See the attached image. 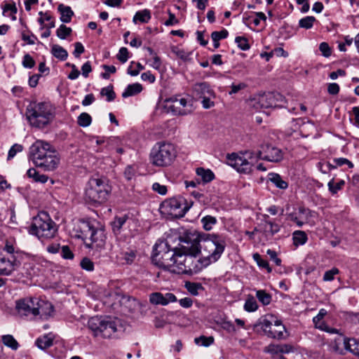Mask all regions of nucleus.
<instances>
[{
	"instance_id": "obj_1",
	"label": "nucleus",
	"mask_w": 359,
	"mask_h": 359,
	"mask_svg": "<svg viewBox=\"0 0 359 359\" xmlns=\"http://www.w3.org/2000/svg\"><path fill=\"white\" fill-rule=\"evenodd\" d=\"M283 158L281 149L269 144H262L257 152L245 151L240 154L233 153L227 156L228 164L238 172L250 174L253 170L254 163L259 159L270 162H279Z\"/></svg>"
},
{
	"instance_id": "obj_2",
	"label": "nucleus",
	"mask_w": 359,
	"mask_h": 359,
	"mask_svg": "<svg viewBox=\"0 0 359 359\" xmlns=\"http://www.w3.org/2000/svg\"><path fill=\"white\" fill-rule=\"evenodd\" d=\"M195 242L198 243L203 257L201 264L205 266L217 261L225 248L224 238L215 234L196 235L193 239V243Z\"/></svg>"
},
{
	"instance_id": "obj_3",
	"label": "nucleus",
	"mask_w": 359,
	"mask_h": 359,
	"mask_svg": "<svg viewBox=\"0 0 359 359\" xmlns=\"http://www.w3.org/2000/svg\"><path fill=\"white\" fill-rule=\"evenodd\" d=\"M55 107L48 102H33L27 108V119L32 127L43 128L55 118Z\"/></svg>"
},
{
	"instance_id": "obj_4",
	"label": "nucleus",
	"mask_w": 359,
	"mask_h": 359,
	"mask_svg": "<svg viewBox=\"0 0 359 359\" xmlns=\"http://www.w3.org/2000/svg\"><path fill=\"white\" fill-rule=\"evenodd\" d=\"M111 192V187L106 177H91L86 188L85 197L88 203L101 205L109 199Z\"/></svg>"
},
{
	"instance_id": "obj_5",
	"label": "nucleus",
	"mask_w": 359,
	"mask_h": 359,
	"mask_svg": "<svg viewBox=\"0 0 359 359\" xmlns=\"http://www.w3.org/2000/svg\"><path fill=\"white\" fill-rule=\"evenodd\" d=\"M57 231L55 223L46 212H41L33 218L29 232L39 239L46 240L55 237Z\"/></svg>"
},
{
	"instance_id": "obj_6",
	"label": "nucleus",
	"mask_w": 359,
	"mask_h": 359,
	"mask_svg": "<svg viewBox=\"0 0 359 359\" xmlns=\"http://www.w3.org/2000/svg\"><path fill=\"white\" fill-rule=\"evenodd\" d=\"M177 156L175 146L166 142H157L150 153L151 163L158 167L170 165Z\"/></svg>"
},
{
	"instance_id": "obj_7",
	"label": "nucleus",
	"mask_w": 359,
	"mask_h": 359,
	"mask_svg": "<svg viewBox=\"0 0 359 359\" xmlns=\"http://www.w3.org/2000/svg\"><path fill=\"white\" fill-rule=\"evenodd\" d=\"M88 328L95 337L110 338L117 332V321L109 317L94 316L88 321Z\"/></svg>"
},
{
	"instance_id": "obj_8",
	"label": "nucleus",
	"mask_w": 359,
	"mask_h": 359,
	"mask_svg": "<svg viewBox=\"0 0 359 359\" xmlns=\"http://www.w3.org/2000/svg\"><path fill=\"white\" fill-rule=\"evenodd\" d=\"M259 326H260L261 329L269 337L274 339L283 338L285 327L281 321L276 319L273 316H268L261 319L259 322Z\"/></svg>"
},
{
	"instance_id": "obj_9",
	"label": "nucleus",
	"mask_w": 359,
	"mask_h": 359,
	"mask_svg": "<svg viewBox=\"0 0 359 359\" xmlns=\"http://www.w3.org/2000/svg\"><path fill=\"white\" fill-rule=\"evenodd\" d=\"M164 109L167 113L181 116L191 114L193 111L191 101L177 97L166 99L164 102Z\"/></svg>"
},
{
	"instance_id": "obj_10",
	"label": "nucleus",
	"mask_w": 359,
	"mask_h": 359,
	"mask_svg": "<svg viewBox=\"0 0 359 359\" xmlns=\"http://www.w3.org/2000/svg\"><path fill=\"white\" fill-rule=\"evenodd\" d=\"M161 209L164 214L172 217H182L187 210V207L183 203V200L176 198L165 200L162 203Z\"/></svg>"
},
{
	"instance_id": "obj_11",
	"label": "nucleus",
	"mask_w": 359,
	"mask_h": 359,
	"mask_svg": "<svg viewBox=\"0 0 359 359\" xmlns=\"http://www.w3.org/2000/svg\"><path fill=\"white\" fill-rule=\"evenodd\" d=\"M188 245L185 247L186 255V262L184 264V273L191 272L192 271H196L198 269V262L202 260L196 259V257L200 254L199 245L197 242L192 243L190 245L187 242Z\"/></svg>"
},
{
	"instance_id": "obj_12",
	"label": "nucleus",
	"mask_w": 359,
	"mask_h": 359,
	"mask_svg": "<svg viewBox=\"0 0 359 359\" xmlns=\"http://www.w3.org/2000/svg\"><path fill=\"white\" fill-rule=\"evenodd\" d=\"M53 149V147L49 143L43 140H36L29 147V158L36 165Z\"/></svg>"
},
{
	"instance_id": "obj_13",
	"label": "nucleus",
	"mask_w": 359,
	"mask_h": 359,
	"mask_svg": "<svg viewBox=\"0 0 359 359\" xmlns=\"http://www.w3.org/2000/svg\"><path fill=\"white\" fill-rule=\"evenodd\" d=\"M316 212L304 207L299 208L297 212L290 213L289 217L290 219L295 222L299 227L307 224L313 226L316 224L313 217H316Z\"/></svg>"
},
{
	"instance_id": "obj_14",
	"label": "nucleus",
	"mask_w": 359,
	"mask_h": 359,
	"mask_svg": "<svg viewBox=\"0 0 359 359\" xmlns=\"http://www.w3.org/2000/svg\"><path fill=\"white\" fill-rule=\"evenodd\" d=\"M20 266L16 255H0V276H10Z\"/></svg>"
},
{
	"instance_id": "obj_15",
	"label": "nucleus",
	"mask_w": 359,
	"mask_h": 359,
	"mask_svg": "<svg viewBox=\"0 0 359 359\" xmlns=\"http://www.w3.org/2000/svg\"><path fill=\"white\" fill-rule=\"evenodd\" d=\"M105 240L104 229L101 226L95 227L88 241H86L85 245L88 248L100 250L104 246Z\"/></svg>"
},
{
	"instance_id": "obj_16",
	"label": "nucleus",
	"mask_w": 359,
	"mask_h": 359,
	"mask_svg": "<svg viewBox=\"0 0 359 359\" xmlns=\"http://www.w3.org/2000/svg\"><path fill=\"white\" fill-rule=\"evenodd\" d=\"M36 298H24L16 301L15 310L21 316L34 317Z\"/></svg>"
},
{
	"instance_id": "obj_17",
	"label": "nucleus",
	"mask_w": 359,
	"mask_h": 359,
	"mask_svg": "<svg viewBox=\"0 0 359 359\" xmlns=\"http://www.w3.org/2000/svg\"><path fill=\"white\" fill-rule=\"evenodd\" d=\"M95 228V226L91 222L85 220H79L75 224L73 229L74 236L82 239L84 243H86V241H88Z\"/></svg>"
},
{
	"instance_id": "obj_18",
	"label": "nucleus",
	"mask_w": 359,
	"mask_h": 359,
	"mask_svg": "<svg viewBox=\"0 0 359 359\" xmlns=\"http://www.w3.org/2000/svg\"><path fill=\"white\" fill-rule=\"evenodd\" d=\"M177 249H171L167 251V253L163 254L161 256L152 255L153 262L165 270L171 272V268L174 266L175 255H176Z\"/></svg>"
},
{
	"instance_id": "obj_19",
	"label": "nucleus",
	"mask_w": 359,
	"mask_h": 359,
	"mask_svg": "<svg viewBox=\"0 0 359 359\" xmlns=\"http://www.w3.org/2000/svg\"><path fill=\"white\" fill-rule=\"evenodd\" d=\"M60 163V158L54 148L36 166L43 168L46 171L55 170Z\"/></svg>"
},
{
	"instance_id": "obj_20",
	"label": "nucleus",
	"mask_w": 359,
	"mask_h": 359,
	"mask_svg": "<svg viewBox=\"0 0 359 359\" xmlns=\"http://www.w3.org/2000/svg\"><path fill=\"white\" fill-rule=\"evenodd\" d=\"M177 301L176 296L171 292L163 294L156 292L149 294V302L154 305L166 306L170 303Z\"/></svg>"
},
{
	"instance_id": "obj_21",
	"label": "nucleus",
	"mask_w": 359,
	"mask_h": 359,
	"mask_svg": "<svg viewBox=\"0 0 359 359\" xmlns=\"http://www.w3.org/2000/svg\"><path fill=\"white\" fill-rule=\"evenodd\" d=\"M53 306L49 302L36 299L34 317L39 316L41 319H47L52 316Z\"/></svg>"
},
{
	"instance_id": "obj_22",
	"label": "nucleus",
	"mask_w": 359,
	"mask_h": 359,
	"mask_svg": "<svg viewBox=\"0 0 359 359\" xmlns=\"http://www.w3.org/2000/svg\"><path fill=\"white\" fill-rule=\"evenodd\" d=\"M273 93H265L254 98L251 101V104L256 110L273 107V106H276V104L273 102Z\"/></svg>"
},
{
	"instance_id": "obj_23",
	"label": "nucleus",
	"mask_w": 359,
	"mask_h": 359,
	"mask_svg": "<svg viewBox=\"0 0 359 359\" xmlns=\"http://www.w3.org/2000/svg\"><path fill=\"white\" fill-rule=\"evenodd\" d=\"M185 247L183 246L182 248L176 250V255L174 259V266L171 268V272L175 273H184V264L186 262V255Z\"/></svg>"
},
{
	"instance_id": "obj_24",
	"label": "nucleus",
	"mask_w": 359,
	"mask_h": 359,
	"mask_svg": "<svg viewBox=\"0 0 359 359\" xmlns=\"http://www.w3.org/2000/svg\"><path fill=\"white\" fill-rule=\"evenodd\" d=\"M194 91L196 96L202 98L206 96H215V92L206 82L197 83L194 86Z\"/></svg>"
},
{
	"instance_id": "obj_25",
	"label": "nucleus",
	"mask_w": 359,
	"mask_h": 359,
	"mask_svg": "<svg viewBox=\"0 0 359 359\" xmlns=\"http://www.w3.org/2000/svg\"><path fill=\"white\" fill-rule=\"evenodd\" d=\"M133 222V219L126 215L116 217L112 224L113 231L116 233H119L125 226L127 225L129 227Z\"/></svg>"
},
{
	"instance_id": "obj_26",
	"label": "nucleus",
	"mask_w": 359,
	"mask_h": 359,
	"mask_svg": "<svg viewBox=\"0 0 359 359\" xmlns=\"http://www.w3.org/2000/svg\"><path fill=\"white\" fill-rule=\"evenodd\" d=\"M343 344L346 350L359 356V340L355 338L344 337Z\"/></svg>"
},
{
	"instance_id": "obj_27",
	"label": "nucleus",
	"mask_w": 359,
	"mask_h": 359,
	"mask_svg": "<svg viewBox=\"0 0 359 359\" xmlns=\"http://www.w3.org/2000/svg\"><path fill=\"white\" fill-rule=\"evenodd\" d=\"M53 340L54 335L52 333H48L37 338L35 344L39 348L45 350L53 345Z\"/></svg>"
},
{
	"instance_id": "obj_28",
	"label": "nucleus",
	"mask_w": 359,
	"mask_h": 359,
	"mask_svg": "<svg viewBox=\"0 0 359 359\" xmlns=\"http://www.w3.org/2000/svg\"><path fill=\"white\" fill-rule=\"evenodd\" d=\"M120 304L123 307L124 311L129 312H133L139 306V303L135 299L126 296L121 297Z\"/></svg>"
},
{
	"instance_id": "obj_29",
	"label": "nucleus",
	"mask_w": 359,
	"mask_h": 359,
	"mask_svg": "<svg viewBox=\"0 0 359 359\" xmlns=\"http://www.w3.org/2000/svg\"><path fill=\"white\" fill-rule=\"evenodd\" d=\"M269 180L278 189H286L288 187V183L279 174L269 173Z\"/></svg>"
},
{
	"instance_id": "obj_30",
	"label": "nucleus",
	"mask_w": 359,
	"mask_h": 359,
	"mask_svg": "<svg viewBox=\"0 0 359 359\" xmlns=\"http://www.w3.org/2000/svg\"><path fill=\"white\" fill-rule=\"evenodd\" d=\"M151 18V12L148 9H144L135 13L133 18V22L137 24V22L141 23H147Z\"/></svg>"
},
{
	"instance_id": "obj_31",
	"label": "nucleus",
	"mask_w": 359,
	"mask_h": 359,
	"mask_svg": "<svg viewBox=\"0 0 359 359\" xmlns=\"http://www.w3.org/2000/svg\"><path fill=\"white\" fill-rule=\"evenodd\" d=\"M142 86L139 83L128 85L122 93V97L126 98L140 93L142 90Z\"/></svg>"
},
{
	"instance_id": "obj_32",
	"label": "nucleus",
	"mask_w": 359,
	"mask_h": 359,
	"mask_svg": "<svg viewBox=\"0 0 359 359\" xmlns=\"http://www.w3.org/2000/svg\"><path fill=\"white\" fill-rule=\"evenodd\" d=\"M27 175L28 177L33 179V180L36 182L46 183L48 180V177L43 174H40L35 168H29Z\"/></svg>"
},
{
	"instance_id": "obj_33",
	"label": "nucleus",
	"mask_w": 359,
	"mask_h": 359,
	"mask_svg": "<svg viewBox=\"0 0 359 359\" xmlns=\"http://www.w3.org/2000/svg\"><path fill=\"white\" fill-rule=\"evenodd\" d=\"M58 10L60 12V20L62 22L68 23L71 21L72 17L74 15L73 11L69 6H65L62 4L59 5Z\"/></svg>"
},
{
	"instance_id": "obj_34",
	"label": "nucleus",
	"mask_w": 359,
	"mask_h": 359,
	"mask_svg": "<svg viewBox=\"0 0 359 359\" xmlns=\"http://www.w3.org/2000/svg\"><path fill=\"white\" fill-rule=\"evenodd\" d=\"M196 172L204 183L210 182L215 178L214 173L209 169L198 168Z\"/></svg>"
},
{
	"instance_id": "obj_35",
	"label": "nucleus",
	"mask_w": 359,
	"mask_h": 359,
	"mask_svg": "<svg viewBox=\"0 0 359 359\" xmlns=\"http://www.w3.org/2000/svg\"><path fill=\"white\" fill-rule=\"evenodd\" d=\"M170 246L165 241H158L154 246L153 255L161 256L163 254L167 253V251L170 250Z\"/></svg>"
},
{
	"instance_id": "obj_36",
	"label": "nucleus",
	"mask_w": 359,
	"mask_h": 359,
	"mask_svg": "<svg viewBox=\"0 0 359 359\" xmlns=\"http://www.w3.org/2000/svg\"><path fill=\"white\" fill-rule=\"evenodd\" d=\"M51 53L54 57L60 60H65L68 57L67 51L62 46L55 44L52 46Z\"/></svg>"
},
{
	"instance_id": "obj_37",
	"label": "nucleus",
	"mask_w": 359,
	"mask_h": 359,
	"mask_svg": "<svg viewBox=\"0 0 359 359\" xmlns=\"http://www.w3.org/2000/svg\"><path fill=\"white\" fill-rule=\"evenodd\" d=\"M293 243L296 246L304 245L308 237L306 233L303 231H295L292 234Z\"/></svg>"
},
{
	"instance_id": "obj_38",
	"label": "nucleus",
	"mask_w": 359,
	"mask_h": 359,
	"mask_svg": "<svg viewBox=\"0 0 359 359\" xmlns=\"http://www.w3.org/2000/svg\"><path fill=\"white\" fill-rule=\"evenodd\" d=\"M184 287L187 290L194 296H197L200 291L204 290V287L200 283L187 281L185 283Z\"/></svg>"
},
{
	"instance_id": "obj_39",
	"label": "nucleus",
	"mask_w": 359,
	"mask_h": 359,
	"mask_svg": "<svg viewBox=\"0 0 359 359\" xmlns=\"http://www.w3.org/2000/svg\"><path fill=\"white\" fill-rule=\"evenodd\" d=\"M280 226L277 223L272 221L265 219L264 223V229L266 233H270L271 236L277 233L280 231Z\"/></svg>"
},
{
	"instance_id": "obj_40",
	"label": "nucleus",
	"mask_w": 359,
	"mask_h": 359,
	"mask_svg": "<svg viewBox=\"0 0 359 359\" xmlns=\"http://www.w3.org/2000/svg\"><path fill=\"white\" fill-rule=\"evenodd\" d=\"M217 219L211 215H206L201 220L203 227L205 231H210L212 229L213 226L217 224Z\"/></svg>"
},
{
	"instance_id": "obj_41",
	"label": "nucleus",
	"mask_w": 359,
	"mask_h": 359,
	"mask_svg": "<svg viewBox=\"0 0 359 359\" xmlns=\"http://www.w3.org/2000/svg\"><path fill=\"white\" fill-rule=\"evenodd\" d=\"M2 342L6 346L11 348L12 350H17L19 347L18 341L11 334L3 335Z\"/></svg>"
},
{
	"instance_id": "obj_42",
	"label": "nucleus",
	"mask_w": 359,
	"mask_h": 359,
	"mask_svg": "<svg viewBox=\"0 0 359 359\" xmlns=\"http://www.w3.org/2000/svg\"><path fill=\"white\" fill-rule=\"evenodd\" d=\"M148 51L152 56V57L148 61L149 66L155 69L160 70L161 67V61L160 57L154 52L151 48H148Z\"/></svg>"
},
{
	"instance_id": "obj_43",
	"label": "nucleus",
	"mask_w": 359,
	"mask_h": 359,
	"mask_svg": "<svg viewBox=\"0 0 359 359\" xmlns=\"http://www.w3.org/2000/svg\"><path fill=\"white\" fill-rule=\"evenodd\" d=\"M256 297L263 305H269L271 302V294L267 293L265 290H257L256 292Z\"/></svg>"
},
{
	"instance_id": "obj_44",
	"label": "nucleus",
	"mask_w": 359,
	"mask_h": 359,
	"mask_svg": "<svg viewBox=\"0 0 359 359\" xmlns=\"http://www.w3.org/2000/svg\"><path fill=\"white\" fill-rule=\"evenodd\" d=\"M258 309L256 299L252 296H249L244 304V309L248 312H254Z\"/></svg>"
},
{
	"instance_id": "obj_45",
	"label": "nucleus",
	"mask_w": 359,
	"mask_h": 359,
	"mask_svg": "<svg viewBox=\"0 0 359 359\" xmlns=\"http://www.w3.org/2000/svg\"><path fill=\"white\" fill-rule=\"evenodd\" d=\"M100 95L102 96H106L107 102H111L116 97V94L113 90V86L111 85L102 88L100 91Z\"/></svg>"
},
{
	"instance_id": "obj_46",
	"label": "nucleus",
	"mask_w": 359,
	"mask_h": 359,
	"mask_svg": "<svg viewBox=\"0 0 359 359\" xmlns=\"http://www.w3.org/2000/svg\"><path fill=\"white\" fill-rule=\"evenodd\" d=\"M92 122V118L88 113L83 112L81 113L77 119V123L79 126L81 127H88L90 125Z\"/></svg>"
},
{
	"instance_id": "obj_47",
	"label": "nucleus",
	"mask_w": 359,
	"mask_h": 359,
	"mask_svg": "<svg viewBox=\"0 0 359 359\" xmlns=\"http://www.w3.org/2000/svg\"><path fill=\"white\" fill-rule=\"evenodd\" d=\"M345 182L344 180L334 183V179H332L327 184L329 191L332 194H336L338 191L341 190L344 187Z\"/></svg>"
},
{
	"instance_id": "obj_48",
	"label": "nucleus",
	"mask_w": 359,
	"mask_h": 359,
	"mask_svg": "<svg viewBox=\"0 0 359 359\" xmlns=\"http://www.w3.org/2000/svg\"><path fill=\"white\" fill-rule=\"evenodd\" d=\"M253 259L257 262V265L263 269H265L268 273H271L272 269L270 267L268 262L262 258V257L258 254L255 253L253 255Z\"/></svg>"
},
{
	"instance_id": "obj_49",
	"label": "nucleus",
	"mask_w": 359,
	"mask_h": 359,
	"mask_svg": "<svg viewBox=\"0 0 359 359\" xmlns=\"http://www.w3.org/2000/svg\"><path fill=\"white\" fill-rule=\"evenodd\" d=\"M194 341L198 346L207 347L213 344L214 338L212 337L201 336L195 338Z\"/></svg>"
},
{
	"instance_id": "obj_50",
	"label": "nucleus",
	"mask_w": 359,
	"mask_h": 359,
	"mask_svg": "<svg viewBox=\"0 0 359 359\" xmlns=\"http://www.w3.org/2000/svg\"><path fill=\"white\" fill-rule=\"evenodd\" d=\"M72 28L67 27L65 25H61L56 31V35L60 39H65L67 36L71 34Z\"/></svg>"
},
{
	"instance_id": "obj_51",
	"label": "nucleus",
	"mask_w": 359,
	"mask_h": 359,
	"mask_svg": "<svg viewBox=\"0 0 359 359\" xmlns=\"http://www.w3.org/2000/svg\"><path fill=\"white\" fill-rule=\"evenodd\" d=\"M316 21V18L313 16H306L302 18L299 21V25L300 27L305 28L306 29H310L313 27V22Z\"/></svg>"
},
{
	"instance_id": "obj_52",
	"label": "nucleus",
	"mask_w": 359,
	"mask_h": 359,
	"mask_svg": "<svg viewBox=\"0 0 359 359\" xmlns=\"http://www.w3.org/2000/svg\"><path fill=\"white\" fill-rule=\"evenodd\" d=\"M4 251L7 253L6 255H16L20 259L21 253L15 250V246L9 241H6L4 248Z\"/></svg>"
},
{
	"instance_id": "obj_53",
	"label": "nucleus",
	"mask_w": 359,
	"mask_h": 359,
	"mask_svg": "<svg viewBox=\"0 0 359 359\" xmlns=\"http://www.w3.org/2000/svg\"><path fill=\"white\" fill-rule=\"evenodd\" d=\"M235 42L237 43L238 47L242 50H247L250 48L248 39L243 36L236 37Z\"/></svg>"
},
{
	"instance_id": "obj_54",
	"label": "nucleus",
	"mask_w": 359,
	"mask_h": 359,
	"mask_svg": "<svg viewBox=\"0 0 359 359\" xmlns=\"http://www.w3.org/2000/svg\"><path fill=\"white\" fill-rule=\"evenodd\" d=\"M339 273V270L337 268L334 267L332 269L325 272L323 280V281L325 282L332 281L334 279V276L338 274Z\"/></svg>"
},
{
	"instance_id": "obj_55",
	"label": "nucleus",
	"mask_w": 359,
	"mask_h": 359,
	"mask_svg": "<svg viewBox=\"0 0 359 359\" xmlns=\"http://www.w3.org/2000/svg\"><path fill=\"white\" fill-rule=\"evenodd\" d=\"M39 15L41 16L38 19L39 23L41 25V29H43L46 27V25L44 24L45 21L46 22H48L49 23L51 20H53L50 15L47 13H43L42 11H40Z\"/></svg>"
},
{
	"instance_id": "obj_56",
	"label": "nucleus",
	"mask_w": 359,
	"mask_h": 359,
	"mask_svg": "<svg viewBox=\"0 0 359 359\" xmlns=\"http://www.w3.org/2000/svg\"><path fill=\"white\" fill-rule=\"evenodd\" d=\"M229 32L226 29H222L219 32H213L211 34V38L212 41H219L223 39H226L228 36Z\"/></svg>"
},
{
	"instance_id": "obj_57",
	"label": "nucleus",
	"mask_w": 359,
	"mask_h": 359,
	"mask_svg": "<svg viewBox=\"0 0 359 359\" xmlns=\"http://www.w3.org/2000/svg\"><path fill=\"white\" fill-rule=\"evenodd\" d=\"M23 149V147L19 144H13L8 151V160H11L17 154L18 152H21Z\"/></svg>"
},
{
	"instance_id": "obj_58",
	"label": "nucleus",
	"mask_w": 359,
	"mask_h": 359,
	"mask_svg": "<svg viewBox=\"0 0 359 359\" xmlns=\"http://www.w3.org/2000/svg\"><path fill=\"white\" fill-rule=\"evenodd\" d=\"M22 65L25 68L31 69L34 67L35 61L29 54H25L23 57Z\"/></svg>"
},
{
	"instance_id": "obj_59",
	"label": "nucleus",
	"mask_w": 359,
	"mask_h": 359,
	"mask_svg": "<svg viewBox=\"0 0 359 359\" xmlns=\"http://www.w3.org/2000/svg\"><path fill=\"white\" fill-rule=\"evenodd\" d=\"M327 312L325 309H322L319 311L318 315L313 318V322L315 325V327L318 329V326L321 325V323H325L324 321H322V319L326 315Z\"/></svg>"
},
{
	"instance_id": "obj_60",
	"label": "nucleus",
	"mask_w": 359,
	"mask_h": 359,
	"mask_svg": "<svg viewBox=\"0 0 359 359\" xmlns=\"http://www.w3.org/2000/svg\"><path fill=\"white\" fill-rule=\"evenodd\" d=\"M273 96V102H275L276 106L273 107H283L284 103L285 102V97L283 95L279 93H272Z\"/></svg>"
},
{
	"instance_id": "obj_61",
	"label": "nucleus",
	"mask_w": 359,
	"mask_h": 359,
	"mask_svg": "<svg viewBox=\"0 0 359 359\" xmlns=\"http://www.w3.org/2000/svg\"><path fill=\"white\" fill-rule=\"evenodd\" d=\"M21 38L29 45H34L37 40V37L34 34L31 33L28 35L25 32H21Z\"/></svg>"
},
{
	"instance_id": "obj_62",
	"label": "nucleus",
	"mask_w": 359,
	"mask_h": 359,
	"mask_svg": "<svg viewBox=\"0 0 359 359\" xmlns=\"http://www.w3.org/2000/svg\"><path fill=\"white\" fill-rule=\"evenodd\" d=\"M117 59L121 62L125 63L128 60V50L126 48L122 47L119 49L117 54Z\"/></svg>"
},
{
	"instance_id": "obj_63",
	"label": "nucleus",
	"mask_w": 359,
	"mask_h": 359,
	"mask_svg": "<svg viewBox=\"0 0 359 359\" xmlns=\"http://www.w3.org/2000/svg\"><path fill=\"white\" fill-rule=\"evenodd\" d=\"M80 264L83 269L88 271H92L94 269V264L89 258H83Z\"/></svg>"
},
{
	"instance_id": "obj_64",
	"label": "nucleus",
	"mask_w": 359,
	"mask_h": 359,
	"mask_svg": "<svg viewBox=\"0 0 359 359\" xmlns=\"http://www.w3.org/2000/svg\"><path fill=\"white\" fill-rule=\"evenodd\" d=\"M173 53H175L178 57L187 60L189 58L190 53L186 52L184 49L179 48L177 47H175L172 49Z\"/></svg>"
}]
</instances>
